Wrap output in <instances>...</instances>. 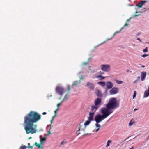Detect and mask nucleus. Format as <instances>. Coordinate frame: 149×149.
I'll return each mask as SVG.
<instances>
[{"instance_id": "1", "label": "nucleus", "mask_w": 149, "mask_h": 149, "mask_svg": "<svg viewBox=\"0 0 149 149\" xmlns=\"http://www.w3.org/2000/svg\"><path fill=\"white\" fill-rule=\"evenodd\" d=\"M41 118V115L37 112L31 111L24 117V129L26 133L33 134L37 131V125L34 123L38 122Z\"/></svg>"}, {"instance_id": "2", "label": "nucleus", "mask_w": 149, "mask_h": 149, "mask_svg": "<svg viewBox=\"0 0 149 149\" xmlns=\"http://www.w3.org/2000/svg\"><path fill=\"white\" fill-rule=\"evenodd\" d=\"M119 106V104L117 102L116 99L115 98H110L108 102L106 105V107L102 108L107 113H110V115L113 111V110Z\"/></svg>"}, {"instance_id": "3", "label": "nucleus", "mask_w": 149, "mask_h": 149, "mask_svg": "<svg viewBox=\"0 0 149 149\" xmlns=\"http://www.w3.org/2000/svg\"><path fill=\"white\" fill-rule=\"evenodd\" d=\"M101 112L102 115L97 114L95 118V120L97 123H99L110 115V113H107L102 108L101 109Z\"/></svg>"}, {"instance_id": "4", "label": "nucleus", "mask_w": 149, "mask_h": 149, "mask_svg": "<svg viewBox=\"0 0 149 149\" xmlns=\"http://www.w3.org/2000/svg\"><path fill=\"white\" fill-rule=\"evenodd\" d=\"M102 102V100L100 98H97L95 99L94 102V105L91 106V110L92 111H96L97 109L100 106Z\"/></svg>"}, {"instance_id": "5", "label": "nucleus", "mask_w": 149, "mask_h": 149, "mask_svg": "<svg viewBox=\"0 0 149 149\" xmlns=\"http://www.w3.org/2000/svg\"><path fill=\"white\" fill-rule=\"evenodd\" d=\"M56 93L61 96H62L65 92V90L62 87L57 86L56 88Z\"/></svg>"}, {"instance_id": "6", "label": "nucleus", "mask_w": 149, "mask_h": 149, "mask_svg": "<svg viewBox=\"0 0 149 149\" xmlns=\"http://www.w3.org/2000/svg\"><path fill=\"white\" fill-rule=\"evenodd\" d=\"M101 68L104 71L109 72L110 70V66L108 64L101 65Z\"/></svg>"}, {"instance_id": "7", "label": "nucleus", "mask_w": 149, "mask_h": 149, "mask_svg": "<svg viewBox=\"0 0 149 149\" xmlns=\"http://www.w3.org/2000/svg\"><path fill=\"white\" fill-rule=\"evenodd\" d=\"M118 88L113 87L109 91L111 95H114L118 93Z\"/></svg>"}, {"instance_id": "8", "label": "nucleus", "mask_w": 149, "mask_h": 149, "mask_svg": "<svg viewBox=\"0 0 149 149\" xmlns=\"http://www.w3.org/2000/svg\"><path fill=\"white\" fill-rule=\"evenodd\" d=\"M85 86L88 87L91 90H93L94 89V84L92 83L88 82Z\"/></svg>"}, {"instance_id": "9", "label": "nucleus", "mask_w": 149, "mask_h": 149, "mask_svg": "<svg viewBox=\"0 0 149 149\" xmlns=\"http://www.w3.org/2000/svg\"><path fill=\"white\" fill-rule=\"evenodd\" d=\"M93 112H90L89 113V116L88 118V120L90 121L93 120V117L94 115V113L96 111H92Z\"/></svg>"}, {"instance_id": "10", "label": "nucleus", "mask_w": 149, "mask_h": 149, "mask_svg": "<svg viewBox=\"0 0 149 149\" xmlns=\"http://www.w3.org/2000/svg\"><path fill=\"white\" fill-rule=\"evenodd\" d=\"M107 88L108 89L111 88L113 86V84L110 81H107L106 84Z\"/></svg>"}, {"instance_id": "11", "label": "nucleus", "mask_w": 149, "mask_h": 149, "mask_svg": "<svg viewBox=\"0 0 149 149\" xmlns=\"http://www.w3.org/2000/svg\"><path fill=\"white\" fill-rule=\"evenodd\" d=\"M146 75V72L144 71L142 72L141 75V81H143L145 80Z\"/></svg>"}, {"instance_id": "12", "label": "nucleus", "mask_w": 149, "mask_h": 149, "mask_svg": "<svg viewBox=\"0 0 149 149\" xmlns=\"http://www.w3.org/2000/svg\"><path fill=\"white\" fill-rule=\"evenodd\" d=\"M78 126L79 127V129L80 131H84V130L85 129V127H83V124L81 122Z\"/></svg>"}, {"instance_id": "13", "label": "nucleus", "mask_w": 149, "mask_h": 149, "mask_svg": "<svg viewBox=\"0 0 149 149\" xmlns=\"http://www.w3.org/2000/svg\"><path fill=\"white\" fill-rule=\"evenodd\" d=\"M147 1H142L137 5V6L139 8H141L143 5H144V4Z\"/></svg>"}, {"instance_id": "14", "label": "nucleus", "mask_w": 149, "mask_h": 149, "mask_svg": "<svg viewBox=\"0 0 149 149\" xmlns=\"http://www.w3.org/2000/svg\"><path fill=\"white\" fill-rule=\"evenodd\" d=\"M35 145L38 147V148H40V149H43V147L42 146V144H41L40 143V144L38 143L37 142H35Z\"/></svg>"}, {"instance_id": "15", "label": "nucleus", "mask_w": 149, "mask_h": 149, "mask_svg": "<svg viewBox=\"0 0 149 149\" xmlns=\"http://www.w3.org/2000/svg\"><path fill=\"white\" fill-rule=\"evenodd\" d=\"M95 93L97 96L98 97H101L102 96V95L101 92L100 91V90L99 89H97L96 91V92Z\"/></svg>"}, {"instance_id": "16", "label": "nucleus", "mask_w": 149, "mask_h": 149, "mask_svg": "<svg viewBox=\"0 0 149 149\" xmlns=\"http://www.w3.org/2000/svg\"><path fill=\"white\" fill-rule=\"evenodd\" d=\"M95 77L96 78H99L100 80H102L104 79L105 77H104L101 75H100L97 76H96Z\"/></svg>"}, {"instance_id": "17", "label": "nucleus", "mask_w": 149, "mask_h": 149, "mask_svg": "<svg viewBox=\"0 0 149 149\" xmlns=\"http://www.w3.org/2000/svg\"><path fill=\"white\" fill-rule=\"evenodd\" d=\"M76 133L77 135L80 134V133L79 132V131H80V130L79 126L76 127Z\"/></svg>"}, {"instance_id": "18", "label": "nucleus", "mask_w": 149, "mask_h": 149, "mask_svg": "<svg viewBox=\"0 0 149 149\" xmlns=\"http://www.w3.org/2000/svg\"><path fill=\"white\" fill-rule=\"evenodd\" d=\"M98 123H97L95 124V125L96 126V127H97V129H96V130H95V132H97L100 129V127H101L100 125V124H98Z\"/></svg>"}, {"instance_id": "19", "label": "nucleus", "mask_w": 149, "mask_h": 149, "mask_svg": "<svg viewBox=\"0 0 149 149\" xmlns=\"http://www.w3.org/2000/svg\"><path fill=\"white\" fill-rule=\"evenodd\" d=\"M100 85H101L102 86H104L106 85V83L103 81H100L98 83Z\"/></svg>"}, {"instance_id": "20", "label": "nucleus", "mask_w": 149, "mask_h": 149, "mask_svg": "<svg viewBox=\"0 0 149 149\" xmlns=\"http://www.w3.org/2000/svg\"><path fill=\"white\" fill-rule=\"evenodd\" d=\"M68 95L67 94L65 95L63 98L62 100V101L63 102L64 101H65L68 99Z\"/></svg>"}, {"instance_id": "21", "label": "nucleus", "mask_w": 149, "mask_h": 149, "mask_svg": "<svg viewBox=\"0 0 149 149\" xmlns=\"http://www.w3.org/2000/svg\"><path fill=\"white\" fill-rule=\"evenodd\" d=\"M91 121H90V120H88L87 121H86L85 122V123H84V127H86V126L88 125L90 123V122H91Z\"/></svg>"}, {"instance_id": "22", "label": "nucleus", "mask_w": 149, "mask_h": 149, "mask_svg": "<svg viewBox=\"0 0 149 149\" xmlns=\"http://www.w3.org/2000/svg\"><path fill=\"white\" fill-rule=\"evenodd\" d=\"M46 138L45 137H44L43 138H42V139L40 140V143H41V144H43L44 143V141H45L46 140Z\"/></svg>"}, {"instance_id": "23", "label": "nucleus", "mask_w": 149, "mask_h": 149, "mask_svg": "<svg viewBox=\"0 0 149 149\" xmlns=\"http://www.w3.org/2000/svg\"><path fill=\"white\" fill-rule=\"evenodd\" d=\"M27 147L25 145H22L20 147V149H27Z\"/></svg>"}, {"instance_id": "24", "label": "nucleus", "mask_w": 149, "mask_h": 149, "mask_svg": "<svg viewBox=\"0 0 149 149\" xmlns=\"http://www.w3.org/2000/svg\"><path fill=\"white\" fill-rule=\"evenodd\" d=\"M111 142V141L110 140H108L107 141V144L106 145V147H108L110 146V143Z\"/></svg>"}, {"instance_id": "25", "label": "nucleus", "mask_w": 149, "mask_h": 149, "mask_svg": "<svg viewBox=\"0 0 149 149\" xmlns=\"http://www.w3.org/2000/svg\"><path fill=\"white\" fill-rule=\"evenodd\" d=\"M115 81L118 84H120L123 83V81H119L117 79H115Z\"/></svg>"}, {"instance_id": "26", "label": "nucleus", "mask_w": 149, "mask_h": 149, "mask_svg": "<svg viewBox=\"0 0 149 149\" xmlns=\"http://www.w3.org/2000/svg\"><path fill=\"white\" fill-rule=\"evenodd\" d=\"M79 83V82L78 81H74L73 84V85L74 86H77Z\"/></svg>"}, {"instance_id": "27", "label": "nucleus", "mask_w": 149, "mask_h": 149, "mask_svg": "<svg viewBox=\"0 0 149 149\" xmlns=\"http://www.w3.org/2000/svg\"><path fill=\"white\" fill-rule=\"evenodd\" d=\"M134 123V121H132V120H131L129 123V126H131Z\"/></svg>"}, {"instance_id": "28", "label": "nucleus", "mask_w": 149, "mask_h": 149, "mask_svg": "<svg viewBox=\"0 0 149 149\" xmlns=\"http://www.w3.org/2000/svg\"><path fill=\"white\" fill-rule=\"evenodd\" d=\"M95 72V71L93 70H91V69H89V71L88 72H90L91 73H94Z\"/></svg>"}, {"instance_id": "29", "label": "nucleus", "mask_w": 149, "mask_h": 149, "mask_svg": "<svg viewBox=\"0 0 149 149\" xmlns=\"http://www.w3.org/2000/svg\"><path fill=\"white\" fill-rule=\"evenodd\" d=\"M123 29V27H122L121 28V29H120V30L119 31H116V32H115L114 33V34H117L118 33H120V31H121Z\"/></svg>"}, {"instance_id": "30", "label": "nucleus", "mask_w": 149, "mask_h": 149, "mask_svg": "<svg viewBox=\"0 0 149 149\" xmlns=\"http://www.w3.org/2000/svg\"><path fill=\"white\" fill-rule=\"evenodd\" d=\"M67 89H68V93H69V92H70V86L69 85H68V87H67Z\"/></svg>"}, {"instance_id": "31", "label": "nucleus", "mask_w": 149, "mask_h": 149, "mask_svg": "<svg viewBox=\"0 0 149 149\" xmlns=\"http://www.w3.org/2000/svg\"><path fill=\"white\" fill-rule=\"evenodd\" d=\"M148 47H146L145 49H144L143 50V51L144 52H148Z\"/></svg>"}, {"instance_id": "32", "label": "nucleus", "mask_w": 149, "mask_h": 149, "mask_svg": "<svg viewBox=\"0 0 149 149\" xmlns=\"http://www.w3.org/2000/svg\"><path fill=\"white\" fill-rule=\"evenodd\" d=\"M63 102L61 101L60 103L58 104H57V107H59L61 105Z\"/></svg>"}, {"instance_id": "33", "label": "nucleus", "mask_w": 149, "mask_h": 149, "mask_svg": "<svg viewBox=\"0 0 149 149\" xmlns=\"http://www.w3.org/2000/svg\"><path fill=\"white\" fill-rule=\"evenodd\" d=\"M149 55V54H148L147 55L145 54L141 56L142 57H143L145 58Z\"/></svg>"}, {"instance_id": "34", "label": "nucleus", "mask_w": 149, "mask_h": 149, "mask_svg": "<svg viewBox=\"0 0 149 149\" xmlns=\"http://www.w3.org/2000/svg\"><path fill=\"white\" fill-rule=\"evenodd\" d=\"M30 145V144L29 143H28V147H27L28 148H32V146H31Z\"/></svg>"}, {"instance_id": "35", "label": "nucleus", "mask_w": 149, "mask_h": 149, "mask_svg": "<svg viewBox=\"0 0 149 149\" xmlns=\"http://www.w3.org/2000/svg\"><path fill=\"white\" fill-rule=\"evenodd\" d=\"M136 91H134V93L133 94V98H134L135 97H136Z\"/></svg>"}, {"instance_id": "36", "label": "nucleus", "mask_w": 149, "mask_h": 149, "mask_svg": "<svg viewBox=\"0 0 149 149\" xmlns=\"http://www.w3.org/2000/svg\"><path fill=\"white\" fill-rule=\"evenodd\" d=\"M57 111H56V110H55L54 111V115L53 117L54 118V117H55L56 116V113H57Z\"/></svg>"}, {"instance_id": "37", "label": "nucleus", "mask_w": 149, "mask_h": 149, "mask_svg": "<svg viewBox=\"0 0 149 149\" xmlns=\"http://www.w3.org/2000/svg\"><path fill=\"white\" fill-rule=\"evenodd\" d=\"M128 25V24L126 23L125 24L124 26L123 27V28H124L125 26H127Z\"/></svg>"}, {"instance_id": "38", "label": "nucleus", "mask_w": 149, "mask_h": 149, "mask_svg": "<svg viewBox=\"0 0 149 149\" xmlns=\"http://www.w3.org/2000/svg\"><path fill=\"white\" fill-rule=\"evenodd\" d=\"M137 40H139V41H140V42H141V40L139 38H137Z\"/></svg>"}, {"instance_id": "39", "label": "nucleus", "mask_w": 149, "mask_h": 149, "mask_svg": "<svg viewBox=\"0 0 149 149\" xmlns=\"http://www.w3.org/2000/svg\"><path fill=\"white\" fill-rule=\"evenodd\" d=\"M66 143V142L64 143V142L63 141L61 143V145H63L64 143Z\"/></svg>"}, {"instance_id": "40", "label": "nucleus", "mask_w": 149, "mask_h": 149, "mask_svg": "<svg viewBox=\"0 0 149 149\" xmlns=\"http://www.w3.org/2000/svg\"><path fill=\"white\" fill-rule=\"evenodd\" d=\"M88 64V62H85V63H83V64L85 65H86L87 64Z\"/></svg>"}, {"instance_id": "41", "label": "nucleus", "mask_w": 149, "mask_h": 149, "mask_svg": "<svg viewBox=\"0 0 149 149\" xmlns=\"http://www.w3.org/2000/svg\"><path fill=\"white\" fill-rule=\"evenodd\" d=\"M51 134V131H49L48 132V135H49V134Z\"/></svg>"}, {"instance_id": "42", "label": "nucleus", "mask_w": 149, "mask_h": 149, "mask_svg": "<svg viewBox=\"0 0 149 149\" xmlns=\"http://www.w3.org/2000/svg\"><path fill=\"white\" fill-rule=\"evenodd\" d=\"M59 109V107H57V108H56V111H57Z\"/></svg>"}, {"instance_id": "43", "label": "nucleus", "mask_w": 149, "mask_h": 149, "mask_svg": "<svg viewBox=\"0 0 149 149\" xmlns=\"http://www.w3.org/2000/svg\"><path fill=\"white\" fill-rule=\"evenodd\" d=\"M46 114V112H43V113H42V114L43 115H45Z\"/></svg>"}, {"instance_id": "44", "label": "nucleus", "mask_w": 149, "mask_h": 149, "mask_svg": "<svg viewBox=\"0 0 149 149\" xmlns=\"http://www.w3.org/2000/svg\"><path fill=\"white\" fill-rule=\"evenodd\" d=\"M130 19H131V18H129V19H127V22H128V21H130Z\"/></svg>"}, {"instance_id": "45", "label": "nucleus", "mask_w": 149, "mask_h": 149, "mask_svg": "<svg viewBox=\"0 0 149 149\" xmlns=\"http://www.w3.org/2000/svg\"><path fill=\"white\" fill-rule=\"evenodd\" d=\"M127 72H130V70H129V69H127Z\"/></svg>"}, {"instance_id": "46", "label": "nucleus", "mask_w": 149, "mask_h": 149, "mask_svg": "<svg viewBox=\"0 0 149 149\" xmlns=\"http://www.w3.org/2000/svg\"><path fill=\"white\" fill-rule=\"evenodd\" d=\"M138 109H137L135 108L134 109V111H135V110H137Z\"/></svg>"}, {"instance_id": "47", "label": "nucleus", "mask_w": 149, "mask_h": 149, "mask_svg": "<svg viewBox=\"0 0 149 149\" xmlns=\"http://www.w3.org/2000/svg\"><path fill=\"white\" fill-rule=\"evenodd\" d=\"M129 149H134V148L133 147H131V148H130Z\"/></svg>"}, {"instance_id": "48", "label": "nucleus", "mask_w": 149, "mask_h": 149, "mask_svg": "<svg viewBox=\"0 0 149 149\" xmlns=\"http://www.w3.org/2000/svg\"><path fill=\"white\" fill-rule=\"evenodd\" d=\"M51 129H52V127H50L49 131H51Z\"/></svg>"}, {"instance_id": "49", "label": "nucleus", "mask_w": 149, "mask_h": 149, "mask_svg": "<svg viewBox=\"0 0 149 149\" xmlns=\"http://www.w3.org/2000/svg\"><path fill=\"white\" fill-rule=\"evenodd\" d=\"M100 74H103V73L101 72V71H100Z\"/></svg>"}, {"instance_id": "50", "label": "nucleus", "mask_w": 149, "mask_h": 149, "mask_svg": "<svg viewBox=\"0 0 149 149\" xmlns=\"http://www.w3.org/2000/svg\"><path fill=\"white\" fill-rule=\"evenodd\" d=\"M139 15H134V16H137Z\"/></svg>"}, {"instance_id": "51", "label": "nucleus", "mask_w": 149, "mask_h": 149, "mask_svg": "<svg viewBox=\"0 0 149 149\" xmlns=\"http://www.w3.org/2000/svg\"><path fill=\"white\" fill-rule=\"evenodd\" d=\"M141 67H142V68H144V67H145V66H144V65H142V66H141Z\"/></svg>"}, {"instance_id": "52", "label": "nucleus", "mask_w": 149, "mask_h": 149, "mask_svg": "<svg viewBox=\"0 0 149 149\" xmlns=\"http://www.w3.org/2000/svg\"><path fill=\"white\" fill-rule=\"evenodd\" d=\"M140 77H139V76H138V79H140Z\"/></svg>"}, {"instance_id": "53", "label": "nucleus", "mask_w": 149, "mask_h": 149, "mask_svg": "<svg viewBox=\"0 0 149 149\" xmlns=\"http://www.w3.org/2000/svg\"><path fill=\"white\" fill-rule=\"evenodd\" d=\"M31 138H32V137H29V138H28V139H31Z\"/></svg>"}, {"instance_id": "54", "label": "nucleus", "mask_w": 149, "mask_h": 149, "mask_svg": "<svg viewBox=\"0 0 149 149\" xmlns=\"http://www.w3.org/2000/svg\"><path fill=\"white\" fill-rule=\"evenodd\" d=\"M53 120H54V119H52V120H51V122H52V121ZM51 123H52V122H51Z\"/></svg>"}, {"instance_id": "55", "label": "nucleus", "mask_w": 149, "mask_h": 149, "mask_svg": "<svg viewBox=\"0 0 149 149\" xmlns=\"http://www.w3.org/2000/svg\"><path fill=\"white\" fill-rule=\"evenodd\" d=\"M91 67V66H89L88 67V68L89 69Z\"/></svg>"}, {"instance_id": "56", "label": "nucleus", "mask_w": 149, "mask_h": 149, "mask_svg": "<svg viewBox=\"0 0 149 149\" xmlns=\"http://www.w3.org/2000/svg\"><path fill=\"white\" fill-rule=\"evenodd\" d=\"M139 34V33H138V34H137V36H138Z\"/></svg>"}, {"instance_id": "57", "label": "nucleus", "mask_w": 149, "mask_h": 149, "mask_svg": "<svg viewBox=\"0 0 149 149\" xmlns=\"http://www.w3.org/2000/svg\"><path fill=\"white\" fill-rule=\"evenodd\" d=\"M136 80L134 82V83H135V82H136Z\"/></svg>"}, {"instance_id": "58", "label": "nucleus", "mask_w": 149, "mask_h": 149, "mask_svg": "<svg viewBox=\"0 0 149 149\" xmlns=\"http://www.w3.org/2000/svg\"><path fill=\"white\" fill-rule=\"evenodd\" d=\"M96 129H97V127H96Z\"/></svg>"}]
</instances>
